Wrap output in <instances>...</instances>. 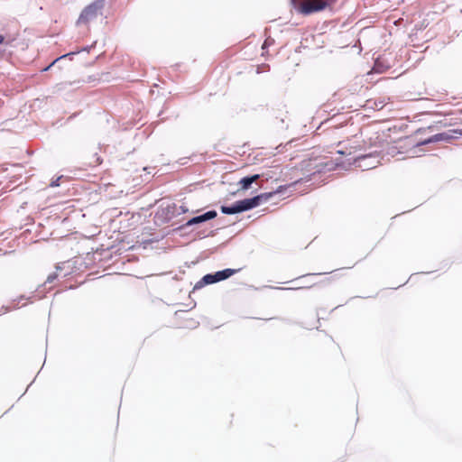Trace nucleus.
<instances>
[{
    "instance_id": "obj_3",
    "label": "nucleus",
    "mask_w": 462,
    "mask_h": 462,
    "mask_svg": "<svg viewBox=\"0 0 462 462\" xmlns=\"http://www.w3.org/2000/svg\"><path fill=\"white\" fill-rule=\"evenodd\" d=\"M274 193L275 192H265L250 199H245L237 201L240 212L252 209L267 202Z\"/></svg>"
},
{
    "instance_id": "obj_8",
    "label": "nucleus",
    "mask_w": 462,
    "mask_h": 462,
    "mask_svg": "<svg viewBox=\"0 0 462 462\" xmlns=\"http://www.w3.org/2000/svg\"><path fill=\"white\" fill-rule=\"evenodd\" d=\"M447 138H448L447 134H435V135L430 137L427 140H424V141L420 142V144H426V143H433V142H439V141L445 140Z\"/></svg>"
},
{
    "instance_id": "obj_1",
    "label": "nucleus",
    "mask_w": 462,
    "mask_h": 462,
    "mask_svg": "<svg viewBox=\"0 0 462 462\" xmlns=\"http://www.w3.org/2000/svg\"><path fill=\"white\" fill-rule=\"evenodd\" d=\"M105 5V0H96L86 6L79 16L78 24H87L96 19L101 14Z\"/></svg>"
},
{
    "instance_id": "obj_12",
    "label": "nucleus",
    "mask_w": 462,
    "mask_h": 462,
    "mask_svg": "<svg viewBox=\"0 0 462 462\" xmlns=\"http://www.w3.org/2000/svg\"><path fill=\"white\" fill-rule=\"evenodd\" d=\"M5 41V37L0 34V44H2Z\"/></svg>"
},
{
    "instance_id": "obj_13",
    "label": "nucleus",
    "mask_w": 462,
    "mask_h": 462,
    "mask_svg": "<svg viewBox=\"0 0 462 462\" xmlns=\"http://www.w3.org/2000/svg\"><path fill=\"white\" fill-rule=\"evenodd\" d=\"M56 60H54L49 67L45 68L44 70H48L50 69L51 66H52L54 64Z\"/></svg>"
},
{
    "instance_id": "obj_10",
    "label": "nucleus",
    "mask_w": 462,
    "mask_h": 462,
    "mask_svg": "<svg viewBox=\"0 0 462 462\" xmlns=\"http://www.w3.org/2000/svg\"><path fill=\"white\" fill-rule=\"evenodd\" d=\"M409 143V140H408L407 138H406V139H404V140H400V141H399V143H400L399 147H400V148H404V147H406V146H408V145H409V143Z\"/></svg>"
},
{
    "instance_id": "obj_14",
    "label": "nucleus",
    "mask_w": 462,
    "mask_h": 462,
    "mask_svg": "<svg viewBox=\"0 0 462 462\" xmlns=\"http://www.w3.org/2000/svg\"><path fill=\"white\" fill-rule=\"evenodd\" d=\"M331 343H332V345H333L334 346H336V344H335V342H334L333 340H331ZM337 347H338V346H337Z\"/></svg>"
},
{
    "instance_id": "obj_11",
    "label": "nucleus",
    "mask_w": 462,
    "mask_h": 462,
    "mask_svg": "<svg viewBox=\"0 0 462 462\" xmlns=\"http://www.w3.org/2000/svg\"><path fill=\"white\" fill-rule=\"evenodd\" d=\"M337 152L340 153V154H351V152H344V151H341V150H338Z\"/></svg>"
},
{
    "instance_id": "obj_6",
    "label": "nucleus",
    "mask_w": 462,
    "mask_h": 462,
    "mask_svg": "<svg viewBox=\"0 0 462 462\" xmlns=\"http://www.w3.org/2000/svg\"><path fill=\"white\" fill-rule=\"evenodd\" d=\"M259 178V174L242 178L238 182V184L240 185V189L243 190L248 189L251 184L256 181Z\"/></svg>"
},
{
    "instance_id": "obj_7",
    "label": "nucleus",
    "mask_w": 462,
    "mask_h": 462,
    "mask_svg": "<svg viewBox=\"0 0 462 462\" xmlns=\"http://www.w3.org/2000/svg\"><path fill=\"white\" fill-rule=\"evenodd\" d=\"M221 212L226 215H233L236 213H240L239 206L237 201L232 206H222L220 208Z\"/></svg>"
},
{
    "instance_id": "obj_5",
    "label": "nucleus",
    "mask_w": 462,
    "mask_h": 462,
    "mask_svg": "<svg viewBox=\"0 0 462 462\" xmlns=\"http://www.w3.org/2000/svg\"><path fill=\"white\" fill-rule=\"evenodd\" d=\"M217 217V212L214 211V210H211V211H208L206 212L205 214L203 215H200V216H198V217H192L191 219H189L187 223H186V226H192V225H196V224H199V223H202V222H205V221H208V220H210V219H213Z\"/></svg>"
},
{
    "instance_id": "obj_2",
    "label": "nucleus",
    "mask_w": 462,
    "mask_h": 462,
    "mask_svg": "<svg viewBox=\"0 0 462 462\" xmlns=\"http://www.w3.org/2000/svg\"><path fill=\"white\" fill-rule=\"evenodd\" d=\"M292 4L298 13L303 15L322 11L328 6V1L326 0H303L300 3H297V0H292Z\"/></svg>"
},
{
    "instance_id": "obj_9",
    "label": "nucleus",
    "mask_w": 462,
    "mask_h": 462,
    "mask_svg": "<svg viewBox=\"0 0 462 462\" xmlns=\"http://www.w3.org/2000/svg\"><path fill=\"white\" fill-rule=\"evenodd\" d=\"M374 107L378 110L383 108V106H385V103L383 101H379V103H376L375 101L374 102Z\"/></svg>"
},
{
    "instance_id": "obj_4",
    "label": "nucleus",
    "mask_w": 462,
    "mask_h": 462,
    "mask_svg": "<svg viewBox=\"0 0 462 462\" xmlns=\"http://www.w3.org/2000/svg\"><path fill=\"white\" fill-rule=\"evenodd\" d=\"M238 270L236 269H225L215 273L214 274H207L202 278V282L206 284L215 283L223 280H226L235 274Z\"/></svg>"
}]
</instances>
